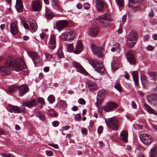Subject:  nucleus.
<instances>
[{
  "mask_svg": "<svg viewBox=\"0 0 157 157\" xmlns=\"http://www.w3.org/2000/svg\"><path fill=\"white\" fill-rule=\"evenodd\" d=\"M12 66L16 71H21L25 73H27V67L22 59H19L14 60L9 57L7 59L5 65L0 67V73L2 75L10 74Z\"/></svg>",
  "mask_w": 157,
  "mask_h": 157,
  "instance_id": "nucleus-1",
  "label": "nucleus"
},
{
  "mask_svg": "<svg viewBox=\"0 0 157 157\" xmlns=\"http://www.w3.org/2000/svg\"><path fill=\"white\" fill-rule=\"evenodd\" d=\"M137 38L136 33L134 31H131L127 37L126 44L127 46L129 48L133 47L137 42Z\"/></svg>",
  "mask_w": 157,
  "mask_h": 157,
  "instance_id": "nucleus-2",
  "label": "nucleus"
},
{
  "mask_svg": "<svg viewBox=\"0 0 157 157\" xmlns=\"http://www.w3.org/2000/svg\"><path fill=\"white\" fill-rule=\"evenodd\" d=\"M88 60L89 63L95 69L96 71L98 72L101 75L105 73L106 71L105 69L101 63L90 58L88 59Z\"/></svg>",
  "mask_w": 157,
  "mask_h": 157,
  "instance_id": "nucleus-3",
  "label": "nucleus"
},
{
  "mask_svg": "<svg viewBox=\"0 0 157 157\" xmlns=\"http://www.w3.org/2000/svg\"><path fill=\"white\" fill-rule=\"evenodd\" d=\"M76 35L75 32L73 30H71L69 32H64L60 36L61 40L64 41L67 40L71 42L73 40Z\"/></svg>",
  "mask_w": 157,
  "mask_h": 157,
  "instance_id": "nucleus-4",
  "label": "nucleus"
},
{
  "mask_svg": "<svg viewBox=\"0 0 157 157\" xmlns=\"http://www.w3.org/2000/svg\"><path fill=\"white\" fill-rule=\"evenodd\" d=\"M106 122L107 126L113 130H117L119 128L118 121L115 117H113L109 119Z\"/></svg>",
  "mask_w": 157,
  "mask_h": 157,
  "instance_id": "nucleus-5",
  "label": "nucleus"
},
{
  "mask_svg": "<svg viewBox=\"0 0 157 157\" xmlns=\"http://www.w3.org/2000/svg\"><path fill=\"white\" fill-rule=\"evenodd\" d=\"M108 94L107 91L105 90L102 89L99 90L98 92L97 96V101L96 106L98 107L101 102L103 101L104 98Z\"/></svg>",
  "mask_w": 157,
  "mask_h": 157,
  "instance_id": "nucleus-6",
  "label": "nucleus"
},
{
  "mask_svg": "<svg viewBox=\"0 0 157 157\" xmlns=\"http://www.w3.org/2000/svg\"><path fill=\"white\" fill-rule=\"evenodd\" d=\"M148 103L151 106L157 107V94H152L147 97Z\"/></svg>",
  "mask_w": 157,
  "mask_h": 157,
  "instance_id": "nucleus-7",
  "label": "nucleus"
},
{
  "mask_svg": "<svg viewBox=\"0 0 157 157\" xmlns=\"http://www.w3.org/2000/svg\"><path fill=\"white\" fill-rule=\"evenodd\" d=\"M98 19L99 22L103 24L105 26L108 23L111 22L113 21L112 17L108 14L101 16L99 17Z\"/></svg>",
  "mask_w": 157,
  "mask_h": 157,
  "instance_id": "nucleus-8",
  "label": "nucleus"
},
{
  "mask_svg": "<svg viewBox=\"0 0 157 157\" xmlns=\"http://www.w3.org/2000/svg\"><path fill=\"white\" fill-rule=\"evenodd\" d=\"M128 61L131 65H135L136 60L135 56V53L132 50L128 51L126 54Z\"/></svg>",
  "mask_w": 157,
  "mask_h": 157,
  "instance_id": "nucleus-9",
  "label": "nucleus"
},
{
  "mask_svg": "<svg viewBox=\"0 0 157 157\" xmlns=\"http://www.w3.org/2000/svg\"><path fill=\"white\" fill-rule=\"evenodd\" d=\"M141 141L144 144L148 145L150 144L152 140L151 136L146 133H143L139 136Z\"/></svg>",
  "mask_w": 157,
  "mask_h": 157,
  "instance_id": "nucleus-10",
  "label": "nucleus"
},
{
  "mask_svg": "<svg viewBox=\"0 0 157 157\" xmlns=\"http://www.w3.org/2000/svg\"><path fill=\"white\" fill-rule=\"evenodd\" d=\"M91 48L94 55H96L99 57H101L102 56V51L103 48L102 47H98L97 46L93 44L91 45Z\"/></svg>",
  "mask_w": 157,
  "mask_h": 157,
  "instance_id": "nucleus-11",
  "label": "nucleus"
},
{
  "mask_svg": "<svg viewBox=\"0 0 157 157\" xmlns=\"http://www.w3.org/2000/svg\"><path fill=\"white\" fill-rule=\"evenodd\" d=\"M99 28L98 26L96 25H93L90 26L88 31L89 35L92 37H95L98 34Z\"/></svg>",
  "mask_w": 157,
  "mask_h": 157,
  "instance_id": "nucleus-12",
  "label": "nucleus"
},
{
  "mask_svg": "<svg viewBox=\"0 0 157 157\" xmlns=\"http://www.w3.org/2000/svg\"><path fill=\"white\" fill-rule=\"evenodd\" d=\"M56 36L54 35H51L49 41L48 43L49 51L51 52V49H54L56 47Z\"/></svg>",
  "mask_w": 157,
  "mask_h": 157,
  "instance_id": "nucleus-13",
  "label": "nucleus"
},
{
  "mask_svg": "<svg viewBox=\"0 0 157 157\" xmlns=\"http://www.w3.org/2000/svg\"><path fill=\"white\" fill-rule=\"evenodd\" d=\"M10 32L13 35L16 34L18 32V28L17 21H12L10 24Z\"/></svg>",
  "mask_w": 157,
  "mask_h": 157,
  "instance_id": "nucleus-14",
  "label": "nucleus"
},
{
  "mask_svg": "<svg viewBox=\"0 0 157 157\" xmlns=\"http://www.w3.org/2000/svg\"><path fill=\"white\" fill-rule=\"evenodd\" d=\"M117 107V105L116 103L113 102H109L105 105L104 109L105 111L108 112L114 110Z\"/></svg>",
  "mask_w": 157,
  "mask_h": 157,
  "instance_id": "nucleus-15",
  "label": "nucleus"
},
{
  "mask_svg": "<svg viewBox=\"0 0 157 157\" xmlns=\"http://www.w3.org/2000/svg\"><path fill=\"white\" fill-rule=\"evenodd\" d=\"M72 65L76 69L77 71L78 72L84 75H86L87 74V72L76 61H73L72 62Z\"/></svg>",
  "mask_w": 157,
  "mask_h": 157,
  "instance_id": "nucleus-16",
  "label": "nucleus"
},
{
  "mask_svg": "<svg viewBox=\"0 0 157 157\" xmlns=\"http://www.w3.org/2000/svg\"><path fill=\"white\" fill-rule=\"evenodd\" d=\"M28 54L32 59L35 64V63H39L41 62L39 56L36 53L31 52H28Z\"/></svg>",
  "mask_w": 157,
  "mask_h": 157,
  "instance_id": "nucleus-17",
  "label": "nucleus"
},
{
  "mask_svg": "<svg viewBox=\"0 0 157 157\" xmlns=\"http://www.w3.org/2000/svg\"><path fill=\"white\" fill-rule=\"evenodd\" d=\"M33 10L35 11H40L41 8V5L39 0H34L32 4Z\"/></svg>",
  "mask_w": 157,
  "mask_h": 157,
  "instance_id": "nucleus-18",
  "label": "nucleus"
},
{
  "mask_svg": "<svg viewBox=\"0 0 157 157\" xmlns=\"http://www.w3.org/2000/svg\"><path fill=\"white\" fill-rule=\"evenodd\" d=\"M83 48L82 43L81 40H79L76 43V45L74 51V53L76 54H78L83 50Z\"/></svg>",
  "mask_w": 157,
  "mask_h": 157,
  "instance_id": "nucleus-19",
  "label": "nucleus"
},
{
  "mask_svg": "<svg viewBox=\"0 0 157 157\" xmlns=\"http://www.w3.org/2000/svg\"><path fill=\"white\" fill-rule=\"evenodd\" d=\"M56 26L57 29L59 31H61L67 26V23L65 20H60L56 23Z\"/></svg>",
  "mask_w": 157,
  "mask_h": 157,
  "instance_id": "nucleus-20",
  "label": "nucleus"
},
{
  "mask_svg": "<svg viewBox=\"0 0 157 157\" xmlns=\"http://www.w3.org/2000/svg\"><path fill=\"white\" fill-rule=\"evenodd\" d=\"M22 104L30 108L34 106L36 104L35 100L31 99L28 101H22Z\"/></svg>",
  "mask_w": 157,
  "mask_h": 157,
  "instance_id": "nucleus-21",
  "label": "nucleus"
},
{
  "mask_svg": "<svg viewBox=\"0 0 157 157\" xmlns=\"http://www.w3.org/2000/svg\"><path fill=\"white\" fill-rule=\"evenodd\" d=\"M87 85L90 91L93 92L97 88V85L94 82L89 81L87 82Z\"/></svg>",
  "mask_w": 157,
  "mask_h": 157,
  "instance_id": "nucleus-22",
  "label": "nucleus"
},
{
  "mask_svg": "<svg viewBox=\"0 0 157 157\" xmlns=\"http://www.w3.org/2000/svg\"><path fill=\"white\" fill-rule=\"evenodd\" d=\"M96 3L97 10L99 12H101L102 11L104 6V3L102 0H96Z\"/></svg>",
  "mask_w": 157,
  "mask_h": 157,
  "instance_id": "nucleus-23",
  "label": "nucleus"
},
{
  "mask_svg": "<svg viewBox=\"0 0 157 157\" xmlns=\"http://www.w3.org/2000/svg\"><path fill=\"white\" fill-rule=\"evenodd\" d=\"M18 89L21 96H23L28 91L27 86L25 85L21 86Z\"/></svg>",
  "mask_w": 157,
  "mask_h": 157,
  "instance_id": "nucleus-24",
  "label": "nucleus"
},
{
  "mask_svg": "<svg viewBox=\"0 0 157 157\" xmlns=\"http://www.w3.org/2000/svg\"><path fill=\"white\" fill-rule=\"evenodd\" d=\"M144 109L150 114H153L157 116L155 111L153 108H151L149 105L147 104H145L144 105Z\"/></svg>",
  "mask_w": 157,
  "mask_h": 157,
  "instance_id": "nucleus-25",
  "label": "nucleus"
},
{
  "mask_svg": "<svg viewBox=\"0 0 157 157\" xmlns=\"http://www.w3.org/2000/svg\"><path fill=\"white\" fill-rule=\"evenodd\" d=\"M9 111L11 113H19L21 112V110L18 106L10 105L9 106Z\"/></svg>",
  "mask_w": 157,
  "mask_h": 157,
  "instance_id": "nucleus-26",
  "label": "nucleus"
},
{
  "mask_svg": "<svg viewBox=\"0 0 157 157\" xmlns=\"http://www.w3.org/2000/svg\"><path fill=\"white\" fill-rule=\"evenodd\" d=\"M16 8L18 12L21 13L23 11V6L21 0H16Z\"/></svg>",
  "mask_w": 157,
  "mask_h": 157,
  "instance_id": "nucleus-27",
  "label": "nucleus"
},
{
  "mask_svg": "<svg viewBox=\"0 0 157 157\" xmlns=\"http://www.w3.org/2000/svg\"><path fill=\"white\" fill-rule=\"evenodd\" d=\"M120 138L122 140L125 142H127L128 141V135L127 131L126 130L122 131L120 134Z\"/></svg>",
  "mask_w": 157,
  "mask_h": 157,
  "instance_id": "nucleus-28",
  "label": "nucleus"
},
{
  "mask_svg": "<svg viewBox=\"0 0 157 157\" xmlns=\"http://www.w3.org/2000/svg\"><path fill=\"white\" fill-rule=\"evenodd\" d=\"M29 23L31 29L34 31H36L37 28V26L36 21L33 19H30Z\"/></svg>",
  "mask_w": 157,
  "mask_h": 157,
  "instance_id": "nucleus-29",
  "label": "nucleus"
},
{
  "mask_svg": "<svg viewBox=\"0 0 157 157\" xmlns=\"http://www.w3.org/2000/svg\"><path fill=\"white\" fill-rule=\"evenodd\" d=\"M132 74L135 84L136 86L138 85V75L137 72L136 71H133L132 72Z\"/></svg>",
  "mask_w": 157,
  "mask_h": 157,
  "instance_id": "nucleus-30",
  "label": "nucleus"
},
{
  "mask_svg": "<svg viewBox=\"0 0 157 157\" xmlns=\"http://www.w3.org/2000/svg\"><path fill=\"white\" fill-rule=\"evenodd\" d=\"M35 113L40 120L44 121L45 119L44 115L38 109H35Z\"/></svg>",
  "mask_w": 157,
  "mask_h": 157,
  "instance_id": "nucleus-31",
  "label": "nucleus"
},
{
  "mask_svg": "<svg viewBox=\"0 0 157 157\" xmlns=\"http://www.w3.org/2000/svg\"><path fill=\"white\" fill-rule=\"evenodd\" d=\"M157 153V149L155 147H153L151 148L149 153V157H156Z\"/></svg>",
  "mask_w": 157,
  "mask_h": 157,
  "instance_id": "nucleus-32",
  "label": "nucleus"
},
{
  "mask_svg": "<svg viewBox=\"0 0 157 157\" xmlns=\"http://www.w3.org/2000/svg\"><path fill=\"white\" fill-rule=\"evenodd\" d=\"M120 64L119 61L116 60L111 63V66L112 68L114 70H117L119 68Z\"/></svg>",
  "mask_w": 157,
  "mask_h": 157,
  "instance_id": "nucleus-33",
  "label": "nucleus"
},
{
  "mask_svg": "<svg viewBox=\"0 0 157 157\" xmlns=\"http://www.w3.org/2000/svg\"><path fill=\"white\" fill-rule=\"evenodd\" d=\"M45 15L46 18L48 19H50L52 17L53 13L48 8H46Z\"/></svg>",
  "mask_w": 157,
  "mask_h": 157,
  "instance_id": "nucleus-34",
  "label": "nucleus"
},
{
  "mask_svg": "<svg viewBox=\"0 0 157 157\" xmlns=\"http://www.w3.org/2000/svg\"><path fill=\"white\" fill-rule=\"evenodd\" d=\"M149 76L151 79L154 81L155 82L157 81V73L151 72L149 74Z\"/></svg>",
  "mask_w": 157,
  "mask_h": 157,
  "instance_id": "nucleus-35",
  "label": "nucleus"
},
{
  "mask_svg": "<svg viewBox=\"0 0 157 157\" xmlns=\"http://www.w3.org/2000/svg\"><path fill=\"white\" fill-rule=\"evenodd\" d=\"M48 114L52 117H56L57 116L56 113L52 109H50L48 110Z\"/></svg>",
  "mask_w": 157,
  "mask_h": 157,
  "instance_id": "nucleus-36",
  "label": "nucleus"
},
{
  "mask_svg": "<svg viewBox=\"0 0 157 157\" xmlns=\"http://www.w3.org/2000/svg\"><path fill=\"white\" fill-rule=\"evenodd\" d=\"M113 47L117 49V52L118 53L120 52L121 49L120 45L119 43L117 42L113 45Z\"/></svg>",
  "mask_w": 157,
  "mask_h": 157,
  "instance_id": "nucleus-37",
  "label": "nucleus"
},
{
  "mask_svg": "<svg viewBox=\"0 0 157 157\" xmlns=\"http://www.w3.org/2000/svg\"><path fill=\"white\" fill-rule=\"evenodd\" d=\"M18 89L17 86H13L9 88V92L10 93H13L15 92Z\"/></svg>",
  "mask_w": 157,
  "mask_h": 157,
  "instance_id": "nucleus-38",
  "label": "nucleus"
},
{
  "mask_svg": "<svg viewBox=\"0 0 157 157\" xmlns=\"http://www.w3.org/2000/svg\"><path fill=\"white\" fill-rule=\"evenodd\" d=\"M132 6V9L133 11H136L139 10V6L140 5V2L136 3L135 4Z\"/></svg>",
  "mask_w": 157,
  "mask_h": 157,
  "instance_id": "nucleus-39",
  "label": "nucleus"
},
{
  "mask_svg": "<svg viewBox=\"0 0 157 157\" xmlns=\"http://www.w3.org/2000/svg\"><path fill=\"white\" fill-rule=\"evenodd\" d=\"M114 87L119 92H121V86L119 82L118 81H117L115 83Z\"/></svg>",
  "mask_w": 157,
  "mask_h": 157,
  "instance_id": "nucleus-40",
  "label": "nucleus"
},
{
  "mask_svg": "<svg viewBox=\"0 0 157 157\" xmlns=\"http://www.w3.org/2000/svg\"><path fill=\"white\" fill-rule=\"evenodd\" d=\"M67 50L69 52H74V49L73 44H69L67 46Z\"/></svg>",
  "mask_w": 157,
  "mask_h": 157,
  "instance_id": "nucleus-41",
  "label": "nucleus"
},
{
  "mask_svg": "<svg viewBox=\"0 0 157 157\" xmlns=\"http://www.w3.org/2000/svg\"><path fill=\"white\" fill-rule=\"evenodd\" d=\"M48 100L51 103H52L55 101V98L52 95H50L48 98Z\"/></svg>",
  "mask_w": 157,
  "mask_h": 157,
  "instance_id": "nucleus-42",
  "label": "nucleus"
},
{
  "mask_svg": "<svg viewBox=\"0 0 157 157\" xmlns=\"http://www.w3.org/2000/svg\"><path fill=\"white\" fill-rule=\"evenodd\" d=\"M60 106L63 108H65L67 106V105L65 101L60 100L59 102Z\"/></svg>",
  "mask_w": 157,
  "mask_h": 157,
  "instance_id": "nucleus-43",
  "label": "nucleus"
},
{
  "mask_svg": "<svg viewBox=\"0 0 157 157\" xmlns=\"http://www.w3.org/2000/svg\"><path fill=\"white\" fill-rule=\"evenodd\" d=\"M57 55L59 57L63 58V54L61 49H59L57 52Z\"/></svg>",
  "mask_w": 157,
  "mask_h": 157,
  "instance_id": "nucleus-44",
  "label": "nucleus"
},
{
  "mask_svg": "<svg viewBox=\"0 0 157 157\" xmlns=\"http://www.w3.org/2000/svg\"><path fill=\"white\" fill-rule=\"evenodd\" d=\"M116 3L119 6H122L124 4L123 0H116Z\"/></svg>",
  "mask_w": 157,
  "mask_h": 157,
  "instance_id": "nucleus-45",
  "label": "nucleus"
},
{
  "mask_svg": "<svg viewBox=\"0 0 157 157\" xmlns=\"http://www.w3.org/2000/svg\"><path fill=\"white\" fill-rule=\"evenodd\" d=\"M51 2L53 6H56L58 8L59 7V5L57 2L55 0H51Z\"/></svg>",
  "mask_w": 157,
  "mask_h": 157,
  "instance_id": "nucleus-46",
  "label": "nucleus"
},
{
  "mask_svg": "<svg viewBox=\"0 0 157 157\" xmlns=\"http://www.w3.org/2000/svg\"><path fill=\"white\" fill-rule=\"evenodd\" d=\"M45 54L46 58L48 59H50L52 57V55L51 54L48 53V52H45Z\"/></svg>",
  "mask_w": 157,
  "mask_h": 157,
  "instance_id": "nucleus-47",
  "label": "nucleus"
},
{
  "mask_svg": "<svg viewBox=\"0 0 157 157\" xmlns=\"http://www.w3.org/2000/svg\"><path fill=\"white\" fill-rule=\"evenodd\" d=\"M78 102L79 104L81 105H84L86 103L85 100L82 98H81L78 99Z\"/></svg>",
  "mask_w": 157,
  "mask_h": 157,
  "instance_id": "nucleus-48",
  "label": "nucleus"
},
{
  "mask_svg": "<svg viewBox=\"0 0 157 157\" xmlns=\"http://www.w3.org/2000/svg\"><path fill=\"white\" fill-rule=\"evenodd\" d=\"M103 130V127L101 126H99L98 128L97 132L98 133H101L102 132Z\"/></svg>",
  "mask_w": 157,
  "mask_h": 157,
  "instance_id": "nucleus-49",
  "label": "nucleus"
},
{
  "mask_svg": "<svg viewBox=\"0 0 157 157\" xmlns=\"http://www.w3.org/2000/svg\"><path fill=\"white\" fill-rule=\"evenodd\" d=\"M22 24L23 25L24 28L28 29L29 28V26L25 22H22Z\"/></svg>",
  "mask_w": 157,
  "mask_h": 157,
  "instance_id": "nucleus-50",
  "label": "nucleus"
},
{
  "mask_svg": "<svg viewBox=\"0 0 157 157\" xmlns=\"http://www.w3.org/2000/svg\"><path fill=\"white\" fill-rule=\"evenodd\" d=\"M154 49L153 47L151 45H148L147 48V50L149 51H151L153 50Z\"/></svg>",
  "mask_w": 157,
  "mask_h": 157,
  "instance_id": "nucleus-51",
  "label": "nucleus"
},
{
  "mask_svg": "<svg viewBox=\"0 0 157 157\" xmlns=\"http://www.w3.org/2000/svg\"><path fill=\"white\" fill-rule=\"evenodd\" d=\"M84 7L85 9L88 10L90 8V5L88 3H85L84 4Z\"/></svg>",
  "mask_w": 157,
  "mask_h": 157,
  "instance_id": "nucleus-52",
  "label": "nucleus"
},
{
  "mask_svg": "<svg viewBox=\"0 0 157 157\" xmlns=\"http://www.w3.org/2000/svg\"><path fill=\"white\" fill-rule=\"evenodd\" d=\"M46 153L48 156H52V152L50 151H46Z\"/></svg>",
  "mask_w": 157,
  "mask_h": 157,
  "instance_id": "nucleus-53",
  "label": "nucleus"
},
{
  "mask_svg": "<svg viewBox=\"0 0 157 157\" xmlns=\"http://www.w3.org/2000/svg\"><path fill=\"white\" fill-rule=\"evenodd\" d=\"M25 106V105H23L21 106V107L20 108L21 111L23 113H25L26 111Z\"/></svg>",
  "mask_w": 157,
  "mask_h": 157,
  "instance_id": "nucleus-54",
  "label": "nucleus"
},
{
  "mask_svg": "<svg viewBox=\"0 0 157 157\" xmlns=\"http://www.w3.org/2000/svg\"><path fill=\"white\" fill-rule=\"evenodd\" d=\"M75 118L77 120H79L81 119V117L80 115L79 114H77L75 116Z\"/></svg>",
  "mask_w": 157,
  "mask_h": 157,
  "instance_id": "nucleus-55",
  "label": "nucleus"
},
{
  "mask_svg": "<svg viewBox=\"0 0 157 157\" xmlns=\"http://www.w3.org/2000/svg\"><path fill=\"white\" fill-rule=\"evenodd\" d=\"M52 125L54 127H56L59 124V123L58 121H54L52 123Z\"/></svg>",
  "mask_w": 157,
  "mask_h": 157,
  "instance_id": "nucleus-56",
  "label": "nucleus"
},
{
  "mask_svg": "<svg viewBox=\"0 0 157 157\" xmlns=\"http://www.w3.org/2000/svg\"><path fill=\"white\" fill-rule=\"evenodd\" d=\"M38 102L40 103L41 104L44 103V101L43 98H38Z\"/></svg>",
  "mask_w": 157,
  "mask_h": 157,
  "instance_id": "nucleus-57",
  "label": "nucleus"
},
{
  "mask_svg": "<svg viewBox=\"0 0 157 157\" xmlns=\"http://www.w3.org/2000/svg\"><path fill=\"white\" fill-rule=\"evenodd\" d=\"M49 145L57 149L58 148V145L57 144H50Z\"/></svg>",
  "mask_w": 157,
  "mask_h": 157,
  "instance_id": "nucleus-58",
  "label": "nucleus"
},
{
  "mask_svg": "<svg viewBox=\"0 0 157 157\" xmlns=\"http://www.w3.org/2000/svg\"><path fill=\"white\" fill-rule=\"evenodd\" d=\"M126 18L127 15L126 14H124L123 16L122 17V21L123 23H124L125 22Z\"/></svg>",
  "mask_w": 157,
  "mask_h": 157,
  "instance_id": "nucleus-59",
  "label": "nucleus"
},
{
  "mask_svg": "<svg viewBox=\"0 0 157 157\" xmlns=\"http://www.w3.org/2000/svg\"><path fill=\"white\" fill-rule=\"evenodd\" d=\"M128 1L133 4H135L136 3L139 2L137 0H128Z\"/></svg>",
  "mask_w": 157,
  "mask_h": 157,
  "instance_id": "nucleus-60",
  "label": "nucleus"
},
{
  "mask_svg": "<svg viewBox=\"0 0 157 157\" xmlns=\"http://www.w3.org/2000/svg\"><path fill=\"white\" fill-rule=\"evenodd\" d=\"M82 133L84 135H86L87 134V131L86 129L83 128L82 130Z\"/></svg>",
  "mask_w": 157,
  "mask_h": 157,
  "instance_id": "nucleus-61",
  "label": "nucleus"
},
{
  "mask_svg": "<svg viewBox=\"0 0 157 157\" xmlns=\"http://www.w3.org/2000/svg\"><path fill=\"white\" fill-rule=\"evenodd\" d=\"M132 108L134 109H136V105L135 102L133 101L132 102Z\"/></svg>",
  "mask_w": 157,
  "mask_h": 157,
  "instance_id": "nucleus-62",
  "label": "nucleus"
},
{
  "mask_svg": "<svg viewBox=\"0 0 157 157\" xmlns=\"http://www.w3.org/2000/svg\"><path fill=\"white\" fill-rule=\"evenodd\" d=\"M76 7L78 9H81L82 7V5L80 3H78L76 5Z\"/></svg>",
  "mask_w": 157,
  "mask_h": 157,
  "instance_id": "nucleus-63",
  "label": "nucleus"
},
{
  "mask_svg": "<svg viewBox=\"0 0 157 157\" xmlns=\"http://www.w3.org/2000/svg\"><path fill=\"white\" fill-rule=\"evenodd\" d=\"M6 157H15V156L11 154H6Z\"/></svg>",
  "mask_w": 157,
  "mask_h": 157,
  "instance_id": "nucleus-64",
  "label": "nucleus"
}]
</instances>
